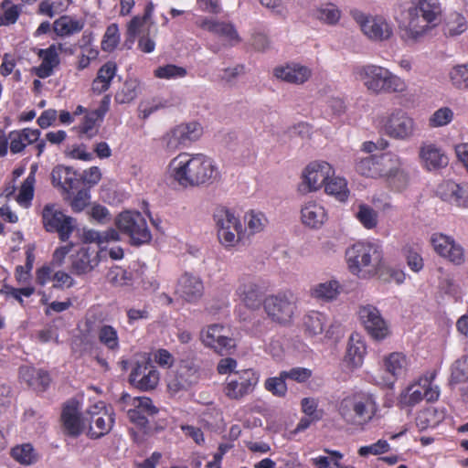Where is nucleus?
I'll return each instance as SVG.
<instances>
[{
	"label": "nucleus",
	"instance_id": "nucleus-1",
	"mask_svg": "<svg viewBox=\"0 0 468 468\" xmlns=\"http://www.w3.org/2000/svg\"><path fill=\"white\" fill-rule=\"evenodd\" d=\"M167 176L183 187L208 186L219 178L215 160L201 153L183 152L170 160Z\"/></svg>",
	"mask_w": 468,
	"mask_h": 468
},
{
	"label": "nucleus",
	"instance_id": "nucleus-2",
	"mask_svg": "<svg viewBox=\"0 0 468 468\" xmlns=\"http://www.w3.org/2000/svg\"><path fill=\"white\" fill-rule=\"evenodd\" d=\"M442 16L439 0H410L399 26L400 38L414 45L437 27Z\"/></svg>",
	"mask_w": 468,
	"mask_h": 468
},
{
	"label": "nucleus",
	"instance_id": "nucleus-3",
	"mask_svg": "<svg viewBox=\"0 0 468 468\" xmlns=\"http://www.w3.org/2000/svg\"><path fill=\"white\" fill-rule=\"evenodd\" d=\"M352 73L355 80L371 95L404 94L409 90L406 80L378 64L357 65Z\"/></svg>",
	"mask_w": 468,
	"mask_h": 468
},
{
	"label": "nucleus",
	"instance_id": "nucleus-4",
	"mask_svg": "<svg viewBox=\"0 0 468 468\" xmlns=\"http://www.w3.org/2000/svg\"><path fill=\"white\" fill-rule=\"evenodd\" d=\"M356 170L367 177H385L398 189L403 188L409 179L408 174L401 169L400 159L391 153L362 158L356 162Z\"/></svg>",
	"mask_w": 468,
	"mask_h": 468
},
{
	"label": "nucleus",
	"instance_id": "nucleus-5",
	"mask_svg": "<svg viewBox=\"0 0 468 468\" xmlns=\"http://www.w3.org/2000/svg\"><path fill=\"white\" fill-rule=\"evenodd\" d=\"M346 262L353 274L369 277L375 275L382 265V251L378 245L357 242L346 251Z\"/></svg>",
	"mask_w": 468,
	"mask_h": 468
},
{
	"label": "nucleus",
	"instance_id": "nucleus-6",
	"mask_svg": "<svg viewBox=\"0 0 468 468\" xmlns=\"http://www.w3.org/2000/svg\"><path fill=\"white\" fill-rule=\"evenodd\" d=\"M379 124L387 136L397 141H410L420 133L415 118L401 108H393L380 119Z\"/></svg>",
	"mask_w": 468,
	"mask_h": 468
},
{
	"label": "nucleus",
	"instance_id": "nucleus-7",
	"mask_svg": "<svg viewBox=\"0 0 468 468\" xmlns=\"http://www.w3.org/2000/svg\"><path fill=\"white\" fill-rule=\"evenodd\" d=\"M342 418L352 424H367L377 414L378 404L369 394H360L344 399L339 405Z\"/></svg>",
	"mask_w": 468,
	"mask_h": 468
},
{
	"label": "nucleus",
	"instance_id": "nucleus-8",
	"mask_svg": "<svg viewBox=\"0 0 468 468\" xmlns=\"http://www.w3.org/2000/svg\"><path fill=\"white\" fill-rule=\"evenodd\" d=\"M263 308L267 316L274 323L281 324H290L296 312L297 302L292 291H281L270 294L263 300Z\"/></svg>",
	"mask_w": 468,
	"mask_h": 468
},
{
	"label": "nucleus",
	"instance_id": "nucleus-9",
	"mask_svg": "<svg viewBox=\"0 0 468 468\" xmlns=\"http://www.w3.org/2000/svg\"><path fill=\"white\" fill-rule=\"evenodd\" d=\"M352 16L362 34L372 42H385L393 36L392 24L384 16H373L360 11L353 12Z\"/></svg>",
	"mask_w": 468,
	"mask_h": 468
},
{
	"label": "nucleus",
	"instance_id": "nucleus-10",
	"mask_svg": "<svg viewBox=\"0 0 468 468\" xmlns=\"http://www.w3.org/2000/svg\"><path fill=\"white\" fill-rule=\"evenodd\" d=\"M435 373L425 375L420 379L409 386L401 392L399 403L406 407H413L420 403L422 399L428 402L435 401L439 399V387L433 384Z\"/></svg>",
	"mask_w": 468,
	"mask_h": 468
},
{
	"label": "nucleus",
	"instance_id": "nucleus-11",
	"mask_svg": "<svg viewBox=\"0 0 468 468\" xmlns=\"http://www.w3.org/2000/svg\"><path fill=\"white\" fill-rule=\"evenodd\" d=\"M116 226L121 232L129 236L133 245L147 243L152 239L146 220L140 212L121 213L116 218Z\"/></svg>",
	"mask_w": 468,
	"mask_h": 468
},
{
	"label": "nucleus",
	"instance_id": "nucleus-12",
	"mask_svg": "<svg viewBox=\"0 0 468 468\" xmlns=\"http://www.w3.org/2000/svg\"><path fill=\"white\" fill-rule=\"evenodd\" d=\"M219 241L226 247L235 246L241 239L243 226L235 214L227 208H219L214 215Z\"/></svg>",
	"mask_w": 468,
	"mask_h": 468
},
{
	"label": "nucleus",
	"instance_id": "nucleus-13",
	"mask_svg": "<svg viewBox=\"0 0 468 468\" xmlns=\"http://www.w3.org/2000/svg\"><path fill=\"white\" fill-rule=\"evenodd\" d=\"M202 343L220 356L231 354L236 342L231 336L230 329L220 324H213L200 332Z\"/></svg>",
	"mask_w": 468,
	"mask_h": 468
},
{
	"label": "nucleus",
	"instance_id": "nucleus-14",
	"mask_svg": "<svg viewBox=\"0 0 468 468\" xmlns=\"http://www.w3.org/2000/svg\"><path fill=\"white\" fill-rule=\"evenodd\" d=\"M258 382L259 376L252 369L235 371L227 378L224 393L230 399L239 400L250 394Z\"/></svg>",
	"mask_w": 468,
	"mask_h": 468
},
{
	"label": "nucleus",
	"instance_id": "nucleus-15",
	"mask_svg": "<svg viewBox=\"0 0 468 468\" xmlns=\"http://www.w3.org/2000/svg\"><path fill=\"white\" fill-rule=\"evenodd\" d=\"M335 175L334 167L325 161L311 162L303 171V182L301 190L303 193L316 192L320 190Z\"/></svg>",
	"mask_w": 468,
	"mask_h": 468
},
{
	"label": "nucleus",
	"instance_id": "nucleus-16",
	"mask_svg": "<svg viewBox=\"0 0 468 468\" xmlns=\"http://www.w3.org/2000/svg\"><path fill=\"white\" fill-rule=\"evenodd\" d=\"M46 230L56 231L62 240H67L75 229V219L60 211L57 205L47 204L42 210Z\"/></svg>",
	"mask_w": 468,
	"mask_h": 468
},
{
	"label": "nucleus",
	"instance_id": "nucleus-17",
	"mask_svg": "<svg viewBox=\"0 0 468 468\" xmlns=\"http://www.w3.org/2000/svg\"><path fill=\"white\" fill-rule=\"evenodd\" d=\"M199 368V365L195 358L182 359L175 376L167 384L170 392L176 394L182 390H187L197 384L200 378Z\"/></svg>",
	"mask_w": 468,
	"mask_h": 468
},
{
	"label": "nucleus",
	"instance_id": "nucleus-18",
	"mask_svg": "<svg viewBox=\"0 0 468 468\" xmlns=\"http://www.w3.org/2000/svg\"><path fill=\"white\" fill-rule=\"evenodd\" d=\"M196 25L221 39L226 46L235 47L242 40L235 25L231 22L212 17H200L196 21Z\"/></svg>",
	"mask_w": 468,
	"mask_h": 468
},
{
	"label": "nucleus",
	"instance_id": "nucleus-19",
	"mask_svg": "<svg viewBox=\"0 0 468 468\" xmlns=\"http://www.w3.org/2000/svg\"><path fill=\"white\" fill-rule=\"evenodd\" d=\"M358 317L365 330L375 340H383L389 335V326L376 306L361 305L358 309Z\"/></svg>",
	"mask_w": 468,
	"mask_h": 468
},
{
	"label": "nucleus",
	"instance_id": "nucleus-20",
	"mask_svg": "<svg viewBox=\"0 0 468 468\" xmlns=\"http://www.w3.org/2000/svg\"><path fill=\"white\" fill-rule=\"evenodd\" d=\"M88 415L82 416L79 401L70 399L62 409L61 421L63 431L72 437L81 434L88 425Z\"/></svg>",
	"mask_w": 468,
	"mask_h": 468
},
{
	"label": "nucleus",
	"instance_id": "nucleus-21",
	"mask_svg": "<svg viewBox=\"0 0 468 468\" xmlns=\"http://www.w3.org/2000/svg\"><path fill=\"white\" fill-rule=\"evenodd\" d=\"M86 415H88L90 437L100 438L112 430L114 420L103 402H98L90 407L86 410Z\"/></svg>",
	"mask_w": 468,
	"mask_h": 468
},
{
	"label": "nucleus",
	"instance_id": "nucleus-22",
	"mask_svg": "<svg viewBox=\"0 0 468 468\" xmlns=\"http://www.w3.org/2000/svg\"><path fill=\"white\" fill-rule=\"evenodd\" d=\"M434 250L441 257L447 259L455 265L464 262V252L463 247L455 240L442 233H434L431 238Z\"/></svg>",
	"mask_w": 468,
	"mask_h": 468
},
{
	"label": "nucleus",
	"instance_id": "nucleus-23",
	"mask_svg": "<svg viewBox=\"0 0 468 468\" xmlns=\"http://www.w3.org/2000/svg\"><path fill=\"white\" fill-rule=\"evenodd\" d=\"M159 379L158 370L147 361L137 363L129 376L130 383L136 388L144 391L155 388Z\"/></svg>",
	"mask_w": 468,
	"mask_h": 468
},
{
	"label": "nucleus",
	"instance_id": "nucleus-24",
	"mask_svg": "<svg viewBox=\"0 0 468 468\" xmlns=\"http://www.w3.org/2000/svg\"><path fill=\"white\" fill-rule=\"evenodd\" d=\"M235 292L241 303L249 309L257 310L263 304V294L261 286L250 276L239 278Z\"/></svg>",
	"mask_w": 468,
	"mask_h": 468
},
{
	"label": "nucleus",
	"instance_id": "nucleus-25",
	"mask_svg": "<svg viewBox=\"0 0 468 468\" xmlns=\"http://www.w3.org/2000/svg\"><path fill=\"white\" fill-rule=\"evenodd\" d=\"M437 193L443 201L468 208V182L444 181L438 186Z\"/></svg>",
	"mask_w": 468,
	"mask_h": 468
},
{
	"label": "nucleus",
	"instance_id": "nucleus-26",
	"mask_svg": "<svg viewBox=\"0 0 468 468\" xmlns=\"http://www.w3.org/2000/svg\"><path fill=\"white\" fill-rule=\"evenodd\" d=\"M273 76L284 82L303 85L313 76L310 67L299 62H291L273 69Z\"/></svg>",
	"mask_w": 468,
	"mask_h": 468
},
{
	"label": "nucleus",
	"instance_id": "nucleus-27",
	"mask_svg": "<svg viewBox=\"0 0 468 468\" xmlns=\"http://www.w3.org/2000/svg\"><path fill=\"white\" fill-rule=\"evenodd\" d=\"M176 293L188 303H197L204 294L201 278L193 273L185 272L177 281Z\"/></svg>",
	"mask_w": 468,
	"mask_h": 468
},
{
	"label": "nucleus",
	"instance_id": "nucleus-28",
	"mask_svg": "<svg viewBox=\"0 0 468 468\" xmlns=\"http://www.w3.org/2000/svg\"><path fill=\"white\" fill-rule=\"evenodd\" d=\"M421 165L428 170H437L448 165V157L441 146L433 143H423L419 149Z\"/></svg>",
	"mask_w": 468,
	"mask_h": 468
},
{
	"label": "nucleus",
	"instance_id": "nucleus-29",
	"mask_svg": "<svg viewBox=\"0 0 468 468\" xmlns=\"http://www.w3.org/2000/svg\"><path fill=\"white\" fill-rule=\"evenodd\" d=\"M301 222L307 228L317 229L327 220L324 206L315 200L304 202L301 207Z\"/></svg>",
	"mask_w": 468,
	"mask_h": 468
},
{
	"label": "nucleus",
	"instance_id": "nucleus-30",
	"mask_svg": "<svg viewBox=\"0 0 468 468\" xmlns=\"http://www.w3.org/2000/svg\"><path fill=\"white\" fill-rule=\"evenodd\" d=\"M100 261V251H90L89 248H82L71 257V272L79 276L87 274L99 265Z\"/></svg>",
	"mask_w": 468,
	"mask_h": 468
},
{
	"label": "nucleus",
	"instance_id": "nucleus-31",
	"mask_svg": "<svg viewBox=\"0 0 468 468\" xmlns=\"http://www.w3.org/2000/svg\"><path fill=\"white\" fill-rule=\"evenodd\" d=\"M157 412V408L147 397H141L133 408L127 410L129 420L141 428H145L148 418L154 416Z\"/></svg>",
	"mask_w": 468,
	"mask_h": 468
},
{
	"label": "nucleus",
	"instance_id": "nucleus-32",
	"mask_svg": "<svg viewBox=\"0 0 468 468\" xmlns=\"http://www.w3.org/2000/svg\"><path fill=\"white\" fill-rule=\"evenodd\" d=\"M40 131L37 129L25 128L18 131H12L8 133L10 141V151L16 154L21 153L27 145L38 140Z\"/></svg>",
	"mask_w": 468,
	"mask_h": 468
},
{
	"label": "nucleus",
	"instance_id": "nucleus-33",
	"mask_svg": "<svg viewBox=\"0 0 468 468\" xmlns=\"http://www.w3.org/2000/svg\"><path fill=\"white\" fill-rule=\"evenodd\" d=\"M341 286L338 281L327 280L311 286L309 295L311 298L320 302H332L340 294Z\"/></svg>",
	"mask_w": 468,
	"mask_h": 468
},
{
	"label": "nucleus",
	"instance_id": "nucleus-34",
	"mask_svg": "<svg viewBox=\"0 0 468 468\" xmlns=\"http://www.w3.org/2000/svg\"><path fill=\"white\" fill-rule=\"evenodd\" d=\"M37 56L42 59V62L35 68L36 75L40 79L51 76L54 69L60 63L59 57L56 53L55 44L50 45L48 48L39 49Z\"/></svg>",
	"mask_w": 468,
	"mask_h": 468
},
{
	"label": "nucleus",
	"instance_id": "nucleus-35",
	"mask_svg": "<svg viewBox=\"0 0 468 468\" xmlns=\"http://www.w3.org/2000/svg\"><path fill=\"white\" fill-rule=\"evenodd\" d=\"M109 99L103 98L101 105L99 109L88 112L84 117V122L80 127V133L86 135L87 138L94 137L99 132L98 122H101L104 114L108 111Z\"/></svg>",
	"mask_w": 468,
	"mask_h": 468
},
{
	"label": "nucleus",
	"instance_id": "nucleus-36",
	"mask_svg": "<svg viewBox=\"0 0 468 468\" xmlns=\"http://www.w3.org/2000/svg\"><path fill=\"white\" fill-rule=\"evenodd\" d=\"M312 16L324 25L335 26L342 17V11L333 3H324L312 10Z\"/></svg>",
	"mask_w": 468,
	"mask_h": 468
},
{
	"label": "nucleus",
	"instance_id": "nucleus-37",
	"mask_svg": "<svg viewBox=\"0 0 468 468\" xmlns=\"http://www.w3.org/2000/svg\"><path fill=\"white\" fill-rule=\"evenodd\" d=\"M51 183L63 192L69 193L77 180L76 174L69 167L57 165L51 171Z\"/></svg>",
	"mask_w": 468,
	"mask_h": 468
},
{
	"label": "nucleus",
	"instance_id": "nucleus-38",
	"mask_svg": "<svg viewBox=\"0 0 468 468\" xmlns=\"http://www.w3.org/2000/svg\"><path fill=\"white\" fill-rule=\"evenodd\" d=\"M85 26L83 19H77L70 16H62L53 23V30L58 37H68L80 32Z\"/></svg>",
	"mask_w": 468,
	"mask_h": 468
},
{
	"label": "nucleus",
	"instance_id": "nucleus-39",
	"mask_svg": "<svg viewBox=\"0 0 468 468\" xmlns=\"http://www.w3.org/2000/svg\"><path fill=\"white\" fill-rule=\"evenodd\" d=\"M366 354V346L358 336H350L347 345L346 355L345 361L351 368H356L363 363V358Z\"/></svg>",
	"mask_w": 468,
	"mask_h": 468
},
{
	"label": "nucleus",
	"instance_id": "nucleus-40",
	"mask_svg": "<svg viewBox=\"0 0 468 468\" xmlns=\"http://www.w3.org/2000/svg\"><path fill=\"white\" fill-rule=\"evenodd\" d=\"M116 65L113 62H107L101 67L98 71L96 79L92 82V90L97 93H102L106 91L111 81L115 76Z\"/></svg>",
	"mask_w": 468,
	"mask_h": 468
},
{
	"label": "nucleus",
	"instance_id": "nucleus-41",
	"mask_svg": "<svg viewBox=\"0 0 468 468\" xmlns=\"http://www.w3.org/2000/svg\"><path fill=\"white\" fill-rule=\"evenodd\" d=\"M384 366L387 372L398 378L407 371L409 363L404 354L394 352L384 359Z\"/></svg>",
	"mask_w": 468,
	"mask_h": 468
},
{
	"label": "nucleus",
	"instance_id": "nucleus-42",
	"mask_svg": "<svg viewBox=\"0 0 468 468\" xmlns=\"http://www.w3.org/2000/svg\"><path fill=\"white\" fill-rule=\"evenodd\" d=\"M324 192L341 202L346 201L349 196L347 182L344 177L334 175L325 184Z\"/></svg>",
	"mask_w": 468,
	"mask_h": 468
},
{
	"label": "nucleus",
	"instance_id": "nucleus-43",
	"mask_svg": "<svg viewBox=\"0 0 468 468\" xmlns=\"http://www.w3.org/2000/svg\"><path fill=\"white\" fill-rule=\"evenodd\" d=\"M444 418V413L435 408L430 407L421 410L417 418L416 424L420 430H426L438 425Z\"/></svg>",
	"mask_w": 468,
	"mask_h": 468
},
{
	"label": "nucleus",
	"instance_id": "nucleus-44",
	"mask_svg": "<svg viewBox=\"0 0 468 468\" xmlns=\"http://www.w3.org/2000/svg\"><path fill=\"white\" fill-rule=\"evenodd\" d=\"M325 315L317 311H311L303 317V326L310 335L323 333L325 324Z\"/></svg>",
	"mask_w": 468,
	"mask_h": 468
},
{
	"label": "nucleus",
	"instance_id": "nucleus-45",
	"mask_svg": "<svg viewBox=\"0 0 468 468\" xmlns=\"http://www.w3.org/2000/svg\"><path fill=\"white\" fill-rule=\"evenodd\" d=\"M466 29L467 22L465 17L459 13H452L445 20L443 33L446 37H456Z\"/></svg>",
	"mask_w": 468,
	"mask_h": 468
},
{
	"label": "nucleus",
	"instance_id": "nucleus-46",
	"mask_svg": "<svg viewBox=\"0 0 468 468\" xmlns=\"http://www.w3.org/2000/svg\"><path fill=\"white\" fill-rule=\"evenodd\" d=\"M454 119V112L452 108L442 106L433 112L428 118V125L437 129L449 125Z\"/></svg>",
	"mask_w": 468,
	"mask_h": 468
},
{
	"label": "nucleus",
	"instance_id": "nucleus-47",
	"mask_svg": "<svg viewBox=\"0 0 468 468\" xmlns=\"http://www.w3.org/2000/svg\"><path fill=\"white\" fill-rule=\"evenodd\" d=\"M98 339L110 351L116 352L120 348L118 333L112 325L101 326L98 330Z\"/></svg>",
	"mask_w": 468,
	"mask_h": 468
},
{
	"label": "nucleus",
	"instance_id": "nucleus-48",
	"mask_svg": "<svg viewBox=\"0 0 468 468\" xmlns=\"http://www.w3.org/2000/svg\"><path fill=\"white\" fill-rule=\"evenodd\" d=\"M139 81L135 79H128L122 87L116 92L114 100L117 103L124 104L133 101L138 95Z\"/></svg>",
	"mask_w": 468,
	"mask_h": 468
},
{
	"label": "nucleus",
	"instance_id": "nucleus-49",
	"mask_svg": "<svg viewBox=\"0 0 468 468\" xmlns=\"http://www.w3.org/2000/svg\"><path fill=\"white\" fill-rule=\"evenodd\" d=\"M356 218L367 229H372L378 226V213L373 207L366 204H359Z\"/></svg>",
	"mask_w": 468,
	"mask_h": 468
},
{
	"label": "nucleus",
	"instance_id": "nucleus-50",
	"mask_svg": "<svg viewBox=\"0 0 468 468\" xmlns=\"http://www.w3.org/2000/svg\"><path fill=\"white\" fill-rule=\"evenodd\" d=\"M448 78L454 88L468 90V63L452 67L448 72Z\"/></svg>",
	"mask_w": 468,
	"mask_h": 468
},
{
	"label": "nucleus",
	"instance_id": "nucleus-51",
	"mask_svg": "<svg viewBox=\"0 0 468 468\" xmlns=\"http://www.w3.org/2000/svg\"><path fill=\"white\" fill-rule=\"evenodd\" d=\"M12 457L24 465H29L37 461V454L29 443L17 445L11 450Z\"/></svg>",
	"mask_w": 468,
	"mask_h": 468
},
{
	"label": "nucleus",
	"instance_id": "nucleus-52",
	"mask_svg": "<svg viewBox=\"0 0 468 468\" xmlns=\"http://www.w3.org/2000/svg\"><path fill=\"white\" fill-rule=\"evenodd\" d=\"M176 128L185 145L197 141L203 133V129L197 122L180 124Z\"/></svg>",
	"mask_w": 468,
	"mask_h": 468
},
{
	"label": "nucleus",
	"instance_id": "nucleus-53",
	"mask_svg": "<svg viewBox=\"0 0 468 468\" xmlns=\"http://www.w3.org/2000/svg\"><path fill=\"white\" fill-rule=\"evenodd\" d=\"M187 70L184 67L176 66L175 64H166L160 66L154 70L155 78L164 80H176L185 78Z\"/></svg>",
	"mask_w": 468,
	"mask_h": 468
},
{
	"label": "nucleus",
	"instance_id": "nucleus-54",
	"mask_svg": "<svg viewBox=\"0 0 468 468\" xmlns=\"http://www.w3.org/2000/svg\"><path fill=\"white\" fill-rule=\"evenodd\" d=\"M244 221L251 234L262 231L268 223L267 218L263 213L255 211L246 213Z\"/></svg>",
	"mask_w": 468,
	"mask_h": 468
},
{
	"label": "nucleus",
	"instance_id": "nucleus-55",
	"mask_svg": "<svg viewBox=\"0 0 468 468\" xmlns=\"http://www.w3.org/2000/svg\"><path fill=\"white\" fill-rule=\"evenodd\" d=\"M120 41L119 27L117 24H111L103 36L101 48L104 51H112Z\"/></svg>",
	"mask_w": 468,
	"mask_h": 468
},
{
	"label": "nucleus",
	"instance_id": "nucleus-56",
	"mask_svg": "<svg viewBox=\"0 0 468 468\" xmlns=\"http://www.w3.org/2000/svg\"><path fill=\"white\" fill-rule=\"evenodd\" d=\"M285 380L286 378L280 374L279 377L267 378L265 380L264 387L266 390L271 392L273 396L282 398L287 392Z\"/></svg>",
	"mask_w": 468,
	"mask_h": 468
},
{
	"label": "nucleus",
	"instance_id": "nucleus-57",
	"mask_svg": "<svg viewBox=\"0 0 468 468\" xmlns=\"http://www.w3.org/2000/svg\"><path fill=\"white\" fill-rule=\"evenodd\" d=\"M389 450L390 445L388 441L380 439L370 445L361 446L357 452L361 457H367L369 455L383 454L388 452Z\"/></svg>",
	"mask_w": 468,
	"mask_h": 468
},
{
	"label": "nucleus",
	"instance_id": "nucleus-58",
	"mask_svg": "<svg viewBox=\"0 0 468 468\" xmlns=\"http://www.w3.org/2000/svg\"><path fill=\"white\" fill-rule=\"evenodd\" d=\"M36 179L33 176H27L22 184L19 193L16 197V201L20 205L27 206L34 197V186Z\"/></svg>",
	"mask_w": 468,
	"mask_h": 468
},
{
	"label": "nucleus",
	"instance_id": "nucleus-59",
	"mask_svg": "<svg viewBox=\"0 0 468 468\" xmlns=\"http://www.w3.org/2000/svg\"><path fill=\"white\" fill-rule=\"evenodd\" d=\"M245 67L242 64H237L233 67H228L222 69V73L219 75L221 81L228 85L233 86L237 83L238 79L244 75Z\"/></svg>",
	"mask_w": 468,
	"mask_h": 468
},
{
	"label": "nucleus",
	"instance_id": "nucleus-60",
	"mask_svg": "<svg viewBox=\"0 0 468 468\" xmlns=\"http://www.w3.org/2000/svg\"><path fill=\"white\" fill-rule=\"evenodd\" d=\"M302 411L307 417L314 420H320L324 417V410L318 409V401L314 398H304L301 402Z\"/></svg>",
	"mask_w": 468,
	"mask_h": 468
},
{
	"label": "nucleus",
	"instance_id": "nucleus-61",
	"mask_svg": "<svg viewBox=\"0 0 468 468\" xmlns=\"http://www.w3.org/2000/svg\"><path fill=\"white\" fill-rule=\"evenodd\" d=\"M163 148L169 153H173L179 149L181 145H185L179 137L178 131L176 128L172 129L162 137Z\"/></svg>",
	"mask_w": 468,
	"mask_h": 468
},
{
	"label": "nucleus",
	"instance_id": "nucleus-62",
	"mask_svg": "<svg viewBox=\"0 0 468 468\" xmlns=\"http://www.w3.org/2000/svg\"><path fill=\"white\" fill-rule=\"evenodd\" d=\"M281 376L298 383L306 382L312 377V370L306 367H296L281 372Z\"/></svg>",
	"mask_w": 468,
	"mask_h": 468
},
{
	"label": "nucleus",
	"instance_id": "nucleus-63",
	"mask_svg": "<svg viewBox=\"0 0 468 468\" xmlns=\"http://www.w3.org/2000/svg\"><path fill=\"white\" fill-rule=\"evenodd\" d=\"M151 9L147 8L144 16H134L127 26V36L132 41L139 34L141 28L145 24L147 18L150 16Z\"/></svg>",
	"mask_w": 468,
	"mask_h": 468
},
{
	"label": "nucleus",
	"instance_id": "nucleus-64",
	"mask_svg": "<svg viewBox=\"0 0 468 468\" xmlns=\"http://www.w3.org/2000/svg\"><path fill=\"white\" fill-rule=\"evenodd\" d=\"M90 196L87 190H80L70 201V207L74 212L82 211L90 203Z\"/></svg>",
	"mask_w": 468,
	"mask_h": 468
}]
</instances>
